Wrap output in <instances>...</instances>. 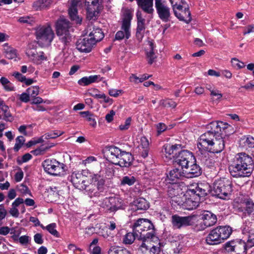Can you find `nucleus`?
I'll list each match as a JSON object with an SVG mask.
<instances>
[{"mask_svg":"<svg viewBox=\"0 0 254 254\" xmlns=\"http://www.w3.org/2000/svg\"><path fill=\"white\" fill-rule=\"evenodd\" d=\"M209 128L213 129L216 133H219L222 136L223 132L225 135H229L234 132V129L233 127L227 123L223 122H212Z\"/></svg>","mask_w":254,"mask_h":254,"instance_id":"f3484780","label":"nucleus"},{"mask_svg":"<svg viewBox=\"0 0 254 254\" xmlns=\"http://www.w3.org/2000/svg\"><path fill=\"white\" fill-rule=\"evenodd\" d=\"M137 239V236L132 231V233H127L124 237V243L126 244H131L134 241V240Z\"/></svg>","mask_w":254,"mask_h":254,"instance_id":"37998d69","label":"nucleus"},{"mask_svg":"<svg viewBox=\"0 0 254 254\" xmlns=\"http://www.w3.org/2000/svg\"><path fill=\"white\" fill-rule=\"evenodd\" d=\"M210 125L211 123L206 125V128L207 131L201 134L198 139L197 147L199 150L208 151L212 142V139L214 138L215 135H219L214 132L213 129L208 128Z\"/></svg>","mask_w":254,"mask_h":254,"instance_id":"f8f14e48","label":"nucleus"},{"mask_svg":"<svg viewBox=\"0 0 254 254\" xmlns=\"http://www.w3.org/2000/svg\"><path fill=\"white\" fill-rule=\"evenodd\" d=\"M28 58L34 63L37 61L38 53L35 49H28L26 53Z\"/></svg>","mask_w":254,"mask_h":254,"instance_id":"3c124183","label":"nucleus"},{"mask_svg":"<svg viewBox=\"0 0 254 254\" xmlns=\"http://www.w3.org/2000/svg\"><path fill=\"white\" fill-rule=\"evenodd\" d=\"M68 14L71 20L77 24H81L82 18L77 14V9L74 8H69Z\"/></svg>","mask_w":254,"mask_h":254,"instance_id":"e433bc0d","label":"nucleus"},{"mask_svg":"<svg viewBox=\"0 0 254 254\" xmlns=\"http://www.w3.org/2000/svg\"><path fill=\"white\" fill-rule=\"evenodd\" d=\"M43 167L46 172L54 176H61L64 174L65 165L55 159H48L43 162Z\"/></svg>","mask_w":254,"mask_h":254,"instance_id":"9b49d317","label":"nucleus"},{"mask_svg":"<svg viewBox=\"0 0 254 254\" xmlns=\"http://www.w3.org/2000/svg\"><path fill=\"white\" fill-rule=\"evenodd\" d=\"M173 11L175 15L181 21L188 23L191 20V14L188 4L186 7H180Z\"/></svg>","mask_w":254,"mask_h":254,"instance_id":"393cba45","label":"nucleus"},{"mask_svg":"<svg viewBox=\"0 0 254 254\" xmlns=\"http://www.w3.org/2000/svg\"><path fill=\"white\" fill-rule=\"evenodd\" d=\"M103 78L100 75H90L84 76L78 81L79 85L81 86H87L91 83L98 82L102 80Z\"/></svg>","mask_w":254,"mask_h":254,"instance_id":"c85d7f7f","label":"nucleus"},{"mask_svg":"<svg viewBox=\"0 0 254 254\" xmlns=\"http://www.w3.org/2000/svg\"><path fill=\"white\" fill-rule=\"evenodd\" d=\"M132 207L135 210H145L149 208V204L145 199L139 197L133 201Z\"/></svg>","mask_w":254,"mask_h":254,"instance_id":"7c9ffc66","label":"nucleus"},{"mask_svg":"<svg viewBox=\"0 0 254 254\" xmlns=\"http://www.w3.org/2000/svg\"><path fill=\"white\" fill-rule=\"evenodd\" d=\"M102 0H87V17L89 19L95 18L101 11L102 6Z\"/></svg>","mask_w":254,"mask_h":254,"instance_id":"a211bd4d","label":"nucleus"},{"mask_svg":"<svg viewBox=\"0 0 254 254\" xmlns=\"http://www.w3.org/2000/svg\"><path fill=\"white\" fill-rule=\"evenodd\" d=\"M232 232V228L229 226H218L209 232L205 238V242L209 245L219 244L227 239Z\"/></svg>","mask_w":254,"mask_h":254,"instance_id":"423d86ee","label":"nucleus"},{"mask_svg":"<svg viewBox=\"0 0 254 254\" xmlns=\"http://www.w3.org/2000/svg\"><path fill=\"white\" fill-rule=\"evenodd\" d=\"M87 30V33L89 31L87 37L91 39V41L95 45L101 41L104 37V34L102 30L99 28H95L92 25L88 26Z\"/></svg>","mask_w":254,"mask_h":254,"instance_id":"4be33fe9","label":"nucleus"},{"mask_svg":"<svg viewBox=\"0 0 254 254\" xmlns=\"http://www.w3.org/2000/svg\"><path fill=\"white\" fill-rule=\"evenodd\" d=\"M110 212H115L119 209H125L127 205L124 201L119 197H111Z\"/></svg>","mask_w":254,"mask_h":254,"instance_id":"cd10ccee","label":"nucleus"},{"mask_svg":"<svg viewBox=\"0 0 254 254\" xmlns=\"http://www.w3.org/2000/svg\"><path fill=\"white\" fill-rule=\"evenodd\" d=\"M42 103L50 104L51 102L49 100L44 101L42 98L36 96L32 100L31 104L34 105H38Z\"/></svg>","mask_w":254,"mask_h":254,"instance_id":"0e129e2a","label":"nucleus"},{"mask_svg":"<svg viewBox=\"0 0 254 254\" xmlns=\"http://www.w3.org/2000/svg\"><path fill=\"white\" fill-rule=\"evenodd\" d=\"M17 190L22 195L29 194L31 195L30 190L27 186L24 184H21L16 186Z\"/></svg>","mask_w":254,"mask_h":254,"instance_id":"09e8293b","label":"nucleus"},{"mask_svg":"<svg viewBox=\"0 0 254 254\" xmlns=\"http://www.w3.org/2000/svg\"><path fill=\"white\" fill-rule=\"evenodd\" d=\"M137 4L144 12L147 13H152L154 9L153 8V0H136Z\"/></svg>","mask_w":254,"mask_h":254,"instance_id":"2f4dec72","label":"nucleus"},{"mask_svg":"<svg viewBox=\"0 0 254 254\" xmlns=\"http://www.w3.org/2000/svg\"><path fill=\"white\" fill-rule=\"evenodd\" d=\"M0 83L5 91H11L14 90V87L13 84L6 77H1L0 78Z\"/></svg>","mask_w":254,"mask_h":254,"instance_id":"4c0bfd02","label":"nucleus"},{"mask_svg":"<svg viewBox=\"0 0 254 254\" xmlns=\"http://www.w3.org/2000/svg\"><path fill=\"white\" fill-rule=\"evenodd\" d=\"M210 92V95L212 97L214 101L219 102L222 97V94L218 89L213 88V89L208 88Z\"/></svg>","mask_w":254,"mask_h":254,"instance_id":"79ce46f5","label":"nucleus"},{"mask_svg":"<svg viewBox=\"0 0 254 254\" xmlns=\"http://www.w3.org/2000/svg\"><path fill=\"white\" fill-rule=\"evenodd\" d=\"M62 134V133L58 131H53L48 132L45 134L43 137H44L45 139H51V138H55L58 136H60Z\"/></svg>","mask_w":254,"mask_h":254,"instance_id":"6e6d98bb","label":"nucleus"},{"mask_svg":"<svg viewBox=\"0 0 254 254\" xmlns=\"http://www.w3.org/2000/svg\"><path fill=\"white\" fill-rule=\"evenodd\" d=\"M5 57L9 59H15L17 57V51L12 48H8L5 51Z\"/></svg>","mask_w":254,"mask_h":254,"instance_id":"8fccbe9b","label":"nucleus"},{"mask_svg":"<svg viewBox=\"0 0 254 254\" xmlns=\"http://www.w3.org/2000/svg\"><path fill=\"white\" fill-rule=\"evenodd\" d=\"M85 171H75L71 176L70 180L73 186L80 190H84L89 197L99 196L105 189V179L102 175V171L97 173H89L90 182L86 181Z\"/></svg>","mask_w":254,"mask_h":254,"instance_id":"f257e3e1","label":"nucleus"},{"mask_svg":"<svg viewBox=\"0 0 254 254\" xmlns=\"http://www.w3.org/2000/svg\"><path fill=\"white\" fill-rule=\"evenodd\" d=\"M140 250L143 254H160V247L154 246L151 239L145 240L140 246Z\"/></svg>","mask_w":254,"mask_h":254,"instance_id":"b1692460","label":"nucleus"},{"mask_svg":"<svg viewBox=\"0 0 254 254\" xmlns=\"http://www.w3.org/2000/svg\"><path fill=\"white\" fill-rule=\"evenodd\" d=\"M12 76H13L17 80L22 82H23L26 79V77L19 72H14L12 74Z\"/></svg>","mask_w":254,"mask_h":254,"instance_id":"69168bd1","label":"nucleus"},{"mask_svg":"<svg viewBox=\"0 0 254 254\" xmlns=\"http://www.w3.org/2000/svg\"><path fill=\"white\" fill-rule=\"evenodd\" d=\"M108 254H130L127 249L120 248L112 247L108 252Z\"/></svg>","mask_w":254,"mask_h":254,"instance_id":"49530a36","label":"nucleus"},{"mask_svg":"<svg viewBox=\"0 0 254 254\" xmlns=\"http://www.w3.org/2000/svg\"><path fill=\"white\" fill-rule=\"evenodd\" d=\"M136 182V178L131 175L126 176L123 177L121 181V185L122 186H132Z\"/></svg>","mask_w":254,"mask_h":254,"instance_id":"ea45409f","label":"nucleus"},{"mask_svg":"<svg viewBox=\"0 0 254 254\" xmlns=\"http://www.w3.org/2000/svg\"><path fill=\"white\" fill-rule=\"evenodd\" d=\"M247 244L250 248L254 246V230H251L250 231Z\"/></svg>","mask_w":254,"mask_h":254,"instance_id":"bf43d9fd","label":"nucleus"},{"mask_svg":"<svg viewBox=\"0 0 254 254\" xmlns=\"http://www.w3.org/2000/svg\"><path fill=\"white\" fill-rule=\"evenodd\" d=\"M186 170L182 169V168H175L171 170L167 175V178L170 181L169 183L171 184L176 183L183 177L191 178L196 177L191 173L188 174L186 173Z\"/></svg>","mask_w":254,"mask_h":254,"instance_id":"6ab92c4d","label":"nucleus"},{"mask_svg":"<svg viewBox=\"0 0 254 254\" xmlns=\"http://www.w3.org/2000/svg\"><path fill=\"white\" fill-rule=\"evenodd\" d=\"M137 18V27L136 31V38L139 42L142 41L145 30V19L142 17L140 11L137 10L136 13Z\"/></svg>","mask_w":254,"mask_h":254,"instance_id":"412c9836","label":"nucleus"},{"mask_svg":"<svg viewBox=\"0 0 254 254\" xmlns=\"http://www.w3.org/2000/svg\"><path fill=\"white\" fill-rule=\"evenodd\" d=\"M26 92L32 97H35L39 93V87L38 86H33L29 87Z\"/></svg>","mask_w":254,"mask_h":254,"instance_id":"603ef678","label":"nucleus"},{"mask_svg":"<svg viewBox=\"0 0 254 254\" xmlns=\"http://www.w3.org/2000/svg\"><path fill=\"white\" fill-rule=\"evenodd\" d=\"M132 15L127 13L125 18L123 19L121 27V30L118 31L115 35V39L121 40L124 38L128 39L130 37V26Z\"/></svg>","mask_w":254,"mask_h":254,"instance_id":"2eb2a0df","label":"nucleus"},{"mask_svg":"<svg viewBox=\"0 0 254 254\" xmlns=\"http://www.w3.org/2000/svg\"><path fill=\"white\" fill-rule=\"evenodd\" d=\"M132 231L137 236V239L142 240L152 239L154 237L153 224L147 219L136 220L132 225Z\"/></svg>","mask_w":254,"mask_h":254,"instance_id":"39448f33","label":"nucleus"},{"mask_svg":"<svg viewBox=\"0 0 254 254\" xmlns=\"http://www.w3.org/2000/svg\"><path fill=\"white\" fill-rule=\"evenodd\" d=\"M181 146V144H166L163 146V154L166 158L168 159L174 158L175 160L176 157L182 150Z\"/></svg>","mask_w":254,"mask_h":254,"instance_id":"aec40b11","label":"nucleus"},{"mask_svg":"<svg viewBox=\"0 0 254 254\" xmlns=\"http://www.w3.org/2000/svg\"><path fill=\"white\" fill-rule=\"evenodd\" d=\"M196 221L197 217L194 215L182 217L174 215L172 216V223L175 229L193 225Z\"/></svg>","mask_w":254,"mask_h":254,"instance_id":"4468645a","label":"nucleus"},{"mask_svg":"<svg viewBox=\"0 0 254 254\" xmlns=\"http://www.w3.org/2000/svg\"><path fill=\"white\" fill-rule=\"evenodd\" d=\"M159 106L164 108H174L177 106V104L173 100L169 98L162 99L159 101Z\"/></svg>","mask_w":254,"mask_h":254,"instance_id":"58836bf2","label":"nucleus"},{"mask_svg":"<svg viewBox=\"0 0 254 254\" xmlns=\"http://www.w3.org/2000/svg\"><path fill=\"white\" fill-rule=\"evenodd\" d=\"M253 164L251 157L245 153L237 154L233 163L229 166L231 175L234 177H249L252 173L251 166Z\"/></svg>","mask_w":254,"mask_h":254,"instance_id":"7ed1b4c3","label":"nucleus"},{"mask_svg":"<svg viewBox=\"0 0 254 254\" xmlns=\"http://www.w3.org/2000/svg\"><path fill=\"white\" fill-rule=\"evenodd\" d=\"M155 6L158 16L163 22H166L171 19L170 8L164 0H155Z\"/></svg>","mask_w":254,"mask_h":254,"instance_id":"dca6fc26","label":"nucleus"},{"mask_svg":"<svg viewBox=\"0 0 254 254\" xmlns=\"http://www.w3.org/2000/svg\"><path fill=\"white\" fill-rule=\"evenodd\" d=\"M201 221L196 225L197 231H202L214 225L217 222L216 216L209 211H204L200 215Z\"/></svg>","mask_w":254,"mask_h":254,"instance_id":"ddd939ff","label":"nucleus"},{"mask_svg":"<svg viewBox=\"0 0 254 254\" xmlns=\"http://www.w3.org/2000/svg\"><path fill=\"white\" fill-rule=\"evenodd\" d=\"M149 141L146 137H142L140 139V147L142 148H147L149 147Z\"/></svg>","mask_w":254,"mask_h":254,"instance_id":"338daca9","label":"nucleus"},{"mask_svg":"<svg viewBox=\"0 0 254 254\" xmlns=\"http://www.w3.org/2000/svg\"><path fill=\"white\" fill-rule=\"evenodd\" d=\"M241 143L254 157V138L252 136H244L241 139Z\"/></svg>","mask_w":254,"mask_h":254,"instance_id":"c756f323","label":"nucleus"},{"mask_svg":"<svg viewBox=\"0 0 254 254\" xmlns=\"http://www.w3.org/2000/svg\"><path fill=\"white\" fill-rule=\"evenodd\" d=\"M232 184L230 180L226 178L217 180L213 184V191L218 197L229 199L232 192Z\"/></svg>","mask_w":254,"mask_h":254,"instance_id":"1a4fd4ad","label":"nucleus"},{"mask_svg":"<svg viewBox=\"0 0 254 254\" xmlns=\"http://www.w3.org/2000/svg\"><path fill=\"white\" fill-rule=\"evenodd\" d=\"M52 146H46L42 145L37 149L33 150L32 152L36 155L43 154L47 150H48Z\"/></svg>","mask_w":254,"mask_h":254,"instance_id":"5fc2aeb1","label":"nucleus"},{"mask_svg":"<svg viewBox=\"0 0 254 254\" xmlns=\"http://www.w3.org/2000/svg\"><path fill=\"white\" fill-rule=\"evenodd\" d=\"M110 158L113 164L121 167H129L133 160V157L129 152L122 151L116 146H110L108 150Z\"/></svg>","mask_w":254,"mask_h":254,"instance_id":"0eeeda50","label":"nucleus"},{"mask_svg":"<svg viewBox=\"0 0 254 254\" xmlns=\"http://www.w3.org/2000/svg\"><path fill=\"white\" fill-rule=\"evenodd\" d=\"M231 63L234 66L237 67L239 69L242 68L245 66V64L243 62L240 61L237 58H232L231 60Z\"/></svg>","mask_w":254,"mask_h":254,"instance_id":"052dcab7","label":"nucleus"},{"mask_svg":"<svg viewBox=\"0 0 254 254\" xmlns=\"http://www.w3.org/2000/svg\"><path fill=\"white\" fill-rule=\"evenodd\" d=\"M111 197H106L100 201L99 205L110 212V206L111 203Z\"/></svg>","mask_w":254,"mask_h":254,"instance_id":"a18cd8bd","label":"nucleus"},{"mask_svg":"<svg viewBox=\"0 0 254 254\" xmlns=\"http://www.w3.org/2000/svg\"><path fill=\"white\" fill-rule=\"evenodd\" d=\"M95 44L91 41V39L87 36L83 39H79L76 42L77 49L81 52H90Z\"/></svg>","mask_w":254,"mask_h":254,"instance_id":"a878e982","label":"nucleus"},{"mask_svg":"<svg viewBox=\"0 0 254 254\" xmlns=\"http://www.w3.org/2000/svg\"><path fill=\"white\" fill-rule=\"evenodd\" d=\"M35 34L38 43L43 46L50 45L55 37L53 30L48 24L38 27Z\"/></svg>","mask_w":254,"mask_h":254,"instance_id":"9d476101","label":"nucleus"},{"mask_svg":"<svg viewBox=\"0 0 254 254\" xmlns=\"http://www.w3.org/2000/svg\"><path fill=\"white\" fill-rule=\"evenodd\" d=\"M56 33L60 40L64 45L71 41L73 28L69 21L64 18L59 19L56 24Z\"/></svg>","mask_w":254,"mask_h":254,"instance_id":"6e6552de","label":"nucleus"},{"mask_svg":"<svg viewBox=\"0 0 254 254\" xmlns=\"http://www.w3.org/2000/svg\"><path fill=\"white\" fill-rule=\"evenodd\" d=\"M15 141L16 143L14 147V149L15 151H17L24 144L25 142V139L23 136H19L16 138Z\"/></svg>","mask_w":254,"mask_h":254,"instance_id":"864d4df0","label":"nucleus"},{"mask_svg":"<svg viewBox=\"0 0 254 254\" xmlns=\"http://www.w3.org/2000/svg\"><path fill=\"white\" fill-rule=\"evenodd\" d=\"M224 139L225 138L219 133L218 135H215L214 138L212 139L208 152L217 153L221 152L225 147Z\"/></svg>","mask_w":254,"mask_h":254,"instance_id":"5701e85b","label":"nucleus"},{"mask_svg":"<svg viewBox=\"0 0 254 254\" xmlns=\"http://www.w3.org/2000/svg\"><path fill=\"white\" fill-rule=\"evenodd\" d=\"M52 2V0H38L33 3V7L37 10H40L49 6Z\"/></svg>","mask_w":254,"mask_h":254,"instance_id":"f704fd0d","label":"nucleus"},{"mask_svg":"<svg viewBox=\"0 0 254 254\" xmlns=\"http://www.w3.org/2000/svg\"><path fill=\"white\" fill-rule=\"evenodd\" d=\"M155 48V46L154 45L153 41L148 39L146 41L145 51L146 56L148 60V63L150 64L154 62L156 58L154 52Z\"/></svg>","mask_w":254,"mask_h":254,"instance_id":"bb28decb","label":"nucleus"},{"mask_svg":"<svg viewBox=\"0 0 254 254\" xmlns=\"http://www.w3.org/2000/svg\"><path fill=\"white\" fill-rule=\"evenodd\" d=\"M56 224L55 223H51L46 226V230L52 235L57 238L60 237L59 233L56 229Z\"/></svg>","mask_w":254,"mask_h":254,"instance_id":"de8ad7c7","label":"nucleus"},{"mask_svg":"<svg viewBox=\"0 0 254 254\" xmlns=\"http://www.w3.org/2000/svg\"><path fill=\"white\" fill-rule=\"evenodd\" d=\"M24 202L23 198L18 197L15 199L12 202L11 205V208L9 210V213L11 216L17 218L19 216V211L17 207L21 204Z\"/></svg>","mask_w":254,"mask_h":254,"instance_id":"72a5a7b5","label":"nucleus"},{"mask_svg":"<svg viewBox=\"0 0 254 254\" xmlns=\"http://www.w3.org/2000/svg\"><path fill=\"white\" fill-rule=\"evenodd\" d=\"M157 135H160L162 132L167 129V126L162 123H160L155 125Z\"/></svg>","mask_w":254,"mask_h":254,"instance_id":"4d7b16f0","label":"nucleus"},{"mask_svg":"<svg viewBox=\"0 0 254 254\" xmlns=\"http://www.w3.org/2000/svg\"><path fill=\"white\" fill-rule=\"evenodd\" d=\"M34 241L38 245H42L44 243L43 236L41 233H37L34 236Z\"/></svg>","mask_w":254,"mask_h":254,"instance_id":"e2e57ef3","label":"nucleus"},{"mask_svg":"<svg viewBox=\"0 0 254 254\" xmlns=\"http://www.w3.org/2000/svg\"><path fill=\"white\" fill-rule=\"evenodd\" d=\"M0 112H1L3 116L4 119L6 121L11 122L13 120V117L11 116L9 108L7 106L3 104L0 105Z\"/></svg>","mask_w":254,"mask_h":254,"instance_id":"c9c22d12","label":"nucleus"},{"mask_svg":"<svg viewBox=\"0 0 254 254\" xmlns=\"http://www.w3.org/2000/svg\"><path fill=\"white\" fill-rule=\"evenodd\" d=\"M253 32H254V24H251L245 28L243 34L246 35Z\"/></svg>","mask_w":254,"mask_h":254,"instance_id":"774afa93","label":"nucleus"},{"mask_svg":"<svg viewBox=\"0 0 254 254\" xmlns=\"http://www.w3.org/2000/svg\"><path fill=\"white\" fill-rule=\"evenodd\" d=\"M170 1L173 10L180 7H186L188 4L185 0H170Z\"/></svg>","mask_w":254,"mask_h":254,"instance_id":"a19ab883","label":"nucleus"},{"mask_svg":"<svg viewBox=\"0 0 254 254\" xmlns=\"http://www.w3.org/2000/svg\"><path fill=\"white\" fill-rule=\"evenodd\" d=\"M210 190V186L207 183H198L194 188H190L182 198L183 207L187 210L195 209L201 201Z\"/></svg>","mask_w":254,"mask_h":254,"instance_id":"f03ea898","label":"nucleus"},{"mask_svg":"<svg viewBox=\"0 0 254 254\" xmlns=\"http://www.w3.org/2000/svg\"><path fill=\"white\" fill-rule=\"evenodd\" d=\"M131 122V118L130 117L127 118L125 122V123L121 124L119 126V129L121 130H124L127 129L130 125Z\"/></svg>","mask_w":254,"mask_h":254,"instance_id":"680f3d73","label":"nucleus"},{"mask_svg":"<svg viewBox=\"0 0 254 254\" xmlns=\"http://www.w3.org/2000/svg\"><path fill=\"white\" fill-rule=\"evenodd\" d=\"M195 162L193 154L188 150H181L176 157L175 162L181 167L182 169L186 170V173H191L197 177L201 174V169Z\"/></svg>","mask_w":254,"mask_h":254,"instance_id":"20e7f679","label":"nucleus"},{"mask_svg":"<svg viewBox=\"0 0 254 254\" xmlns=\"http://www.w3.org/2000/svg\"><path fill=\"white\" fill-rule=\"evenodd\" d=\"M245 211L248 215H253L254 219V203L251 200H247L245 202Z\"/></svg>","mask_w":254,"mask_h":254,"instance_id":"c03bdc74","label":"nucleus"},{"mask_svg":"<svg viewBox=\"0 0 254 254\" xmlns=\"http://www.w3.org/2000/svg\"><path fill=\"white\" fill-rule=\"evenodd\" d=\"M249 248L247 244L245 241L240 240H236L234 252L236 254H247V250Z\"/></svg>","mask_w":254,"mask_h":254,"instance_id":"473e14b6","label":"nucleus"},{"mask_svg":"<svg viewBox=\"0 0 254 254\" xmlns=\"http://www.w3.org/2000/svg\"><path fill=\"white\" fill-rule=\"evenodd\" d=\"M236 240L231 241L227 242L225 244V249L228 252H232L234 251Z\"/></svg>","mask_w":254,"mask_h":254,"instance_id":"13d9d810","label":"nucleus"}]
</instances>
